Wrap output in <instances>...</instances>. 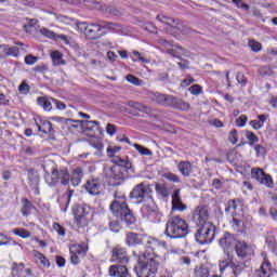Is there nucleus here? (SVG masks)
Returning a JSON list of instances; mask_svg holds the SVG:
<instances>
[{
	"mask_svg": "<svg viewBox=\"0 0 277 277\" xmlns=\"http://www.w3.org/2000/svg\"><path fill=\"white\" fill-rule=\"evenodd\" d=\"M233 265V262L228 261V259L226 260H220L219 261V269H220V274L222 276V274H224V272L226 271L227 267H230Z\"/></svg>",
	"mask_w": 277,
	"mask_h": 277,
	"instance_id": "37998d69",
	"label": "nucleus"
},
{
	"mask_svg": "<svg viewBox=\"0 0 277 277\" xmlns=\"http://www.w3.org/2000/svg\"><path fill=\"white\" fill-rule=\"evenodd\" d=\"M230 226L235 233H242L243 232V221L241 219H237V216H233L230 221Z\"/></svg>",
	"mask_w": 277,
	"mask_h": 277,
	"instance_id": "7c9ffc66",
	"label": "nucleus"
},
{
	"mask_svg": "<svg viewBox=\"0 0 277 277\" xmlns=\"http://www.w3.org/2000/svg\"><path fill=\"white\" fill-rule=\"evenodd\" d=\"M260 183L261 185H266V187H274V181L272 180V176L268 174H264Z\"/></svg>",
	"mask_w": 277,
	"mask_h": 277,
	"instance_id": "49530a36",
	"label": "nucleus"
},
{
	"mask_svg": "<svg viewBox=\"0 0 277 277\" xmlns=\"http://www.w3.org/2000/svg\"><path fill=\"white\" fill-rule=\"evenodd\" d=\"M141 211L144 215V217H153V215H157V210H155V205H143L141 208Z\"/></svg>",
	"mask_w": 277,
	"mask_h": 277,
	"instance_id": "c756f323",
	"label": "nucleus"
},
{
	"mask_svg": "<svg viewBox=\"0 0 277 277\" xmlns=\"http://www.w3.org/2000/svg\"><path fill=\"white\" fill-rule=\"evenodd\" d=\"M150 194H153V188H150V184L147 183H141L137 184L132 192L130 193V199L133 200L135 205H142L146 198L153 202V197H150Z\"/></svg>",
	"mask_w": 277,
	"mask_h": 277,
	"instance_id": "423d86ee",
	"label": "nucleus"
},
{
	"mask_svg": "<svg viewBox=\"0 0 277 277\" xmlns=\"http://www.w3.org/2000/svg\"><path fill=\"white\" fill-rule=\"evenodd\" d=\"M264 174L265 171H263V169L261 168H253L251 170V179H255V181H258L259 183H261V181L263 180Z\"/></svg>",
	"mask_w": 277,
	"mask_h": 277,
	"instance_id": "e433bc0d",
	"label": "nucleus"
},
{
	"mask_svg": "<svg viewBox=\"0 0 277 277\" xmlns=\"http://www.w3.org/2000/svg\"><path fill=\"white\" fill-rule=\"evenodd\" d=\"M155 189H156L157 194H161L163 196V198H166L168 196V188H166V186L157 183L155 186Z\"/></svg>",
	"mask_w": 277,
	"mask_h": 277,
	"instance_id": "603ef678",
	"label": "nucleus"
},
{
	"mask_svg": "<svg viewBox=\"0 0 277 277\" xmlns=\"http://www.w3.org/2000/svg\"><path fill=\"white\" fill-rule=\"evenodd\" d=\"M70 262L72 265H79V255H77V252L70 251Z\"/></svg>",
	"mask_w": 277,
	"mask_h": 277,
	"instance_id": "0e129e2a",
	"label": "nucleus"
},
{
	"mask_svg": "<svg viewBox=\"0 0 277 277\" xmlns=\"http://www.w3.org/2000/svg\"><path fill=\"white\" fill-rule=\"evenodd\" d=\"M120 150H122V147H120V146H114V147L109 146L106 149L107 157H109L114 161L116 159V157H120V156H116V153H120Z\"/></svg>",
	"mask_w": 277,
	"mask_h": 277,
	"instance_id": "4c0bfd02",
	"label": "nucleus"
},
{
	"mask_svg": "<svg viewBox=\"0 0 277 277\" xmlns=\"http://www.w3.org/2000/svg\"><path fill=\"white\" fill-rule=\"evenodd\" d=\"M106 132L108 135H116V126L108 123L106 127Z\"/></svg>",
	"mask_w": 277,
	"mask_h": 277,
	"instance_id": "338daca9",
	"label": "nucleus"
},
{
	"mask_svg": "<svg viewBox=\"0 0 277 277\" xmlns=\"http://www.w3.org/2000/svg\"><path fill=\"white\" fill-rule=\"evenodd\" d=\"M113 261H118L119 263H129L127 250L120 247L113 249Z\"/></svg>",
	"mask_w": 277,
	"mask_h": 277,
	"instance_id": "412c9836",
	"label": "nucleus"
},
{
	"mask_svg": "<svg viewBox=\"0 0 277 277\" xmlns=\"http://www.w3.org/2000/svg\"><path fill=\"white\" fill-rule=\"evenodd\" d=\"M126 79L129 83H132L133 85H141L142 84V80H140V78H137L133 75H128L126 77Z\"/></svg>",
	"mask_w": 277,
	"mask_h": 277,
	"instance_id": "3c124183",
	"label": "nucleus"
},
{
	"mask_svg": "<svg viewBox=\"0 0 277 277\" xmlns=\"http://www.w3.org/2000/svg\"><path fill=\"white\" fill-rule=\"evenodd\" d=\"M133 62H142L143 64H148V60L144 56H142V53H140L138 51H133Z\"/></svg>",
	"mask_w": 277,
	"mask_h": 277,
	"instance_id": "a18cd8bd",
	"label": "nucleus"
},
{
	"mask_svg": "<svg viewBox=\"0 0 277 277\" xmlns=\"http://www.w3.org/2000/svg\"><path fill=\"white\" fill-rule=\"evenodd\" d=\"M193 221L197 226H202L205 224H211L209 222V207L198 206L193 210Z\"/></svg>",
	"mask_w": 277,
	"mask_h": 277,
	"instance_id": "1a4fd4ad",
	"label": "nucleus"
},
{
	"mask_svg": "<svg viewBox=\"0 0 277 277\" xmlns=\"http://www.w3.org/2000/svg\"><path fill=\"white\" fill-rule=\"evenodd\" d=\"M102 12H106V14H118V10H116L114 6L111 5H105L102 6Z\"/></svg>",
	"mask_w": 277,
	"mask_h": 277,
	"instance_id": "6e6d98bb",
	"label": "nucleus"
},
{
	"mask_svg": "<svg viewBox=\"0 0 277 277\" xmlns=\"http://www.w3.org/2000/svg\"><path fill=\"white\" fill-rule=\"evenodd\" d=\"M246 122H248V117L246 115H241L238 119H236L238 127H246Z\"/></svg>",
	"mask_w": 277,
	"mask_h": 277,
	"instance_id": "680f3d73",
	"label": "nucleus"
},
{
	"mask_svg": "<svg viewBox=\"0 0 277 277\" xmlns=\"http://www.w3.org/2000/svg\"><path fill=\"white\" fill-rule=\"evenodd\" d=\"M82 179H83V169H81V167H78L72 171L70 183L74 187H78V185H81Z\"/></svg>",
	"mask_w": 277,
	"mask_h": 277,
	"instance_id": "393cba45",
	"label": "nucleus"
},
{
	"mask_svg": "<svg viewBox=\"0 0 277 277\" xmlns=\"http://www.w3.org/2000/svg\"><path fill=\"white\" fill-rule=\"evenodd\" d=\"M113 163H115V166L105 169L106 177L113 181H121V179H124L122 168H124V170L133 169V163L128 157H115Z\"/></svg>",
	"mask_w": 277,
	"mask_h": 277,
	"instance_id": "20e7f679",
	"label": "nucleus"
},
{
	"mask_svg": "<svg viewBox=\"0 0 277 277\" xmlns=\"http://www.w3.org/2000/svg\"><path fill=\"white\" fill-rule=\"evenodd\" d=\"M262 259L263 263L261 265L260 277H272L274 272L272 271V263H269V260L267 259V252H262Z\"/></svg>",
	"mask_w": 277,
	"mask_h": 277,
	"instance_id": "f3484780",
	"label": "nucleus"
},
{
	"mask_svg": "<svg viewBox=\"0 0 277 277\" xmlns=\"http://www.w3.org/2000/svg\"><path fill=\"white\" fill-rule=\"evenodd\" d=\"M235 250L237 256H239L240 259H246V256H248V252L250 251V246H248V243L243 241H238L235 245Z\"/></svg>",
	"mask_w": 277,
	"mask_h": 277,
	"instance_id": "b1692460",
	"label": "nucleus"
},
{
	"mask_svg": "<svg viewBox=\"0 0 277 277\" xmlns=\"http://www.w3.org/2000/svg\"><path fill=\"white\" fill-rule=\"evenodd\" d=\"M228 140L232 144H237V142H238L237 130L230 131Z\"/></svg>",
	"mask_w": 277,
	"mask_h": 277,
	"instance_id": "bf43d9fd",
	"label": "nucleus"
},
{
	"mask_svg": "<svg viewBox=\"0 0 277 277\" xmlns=\"http://www.w3.org/2000/svg\"><path fill=\"white\" fill-rule=\"evenodd\" d=\"M120 228H122V226L119 221L109 222V229L113 230V233H120Z\"/></svg>",
	"mask_w": 277,
	"mask_h": 277,
	"instance_id": "09e8293b",
	"label": "nucleus"
},
{
	"mask_svg": "<svg viewBox=\"0 0 277 277\" xmlns=\"http://www.w3.org/2000/svg\"><path fill=\"white\" fill-rule=\"evenodd\" d=\"M40 35L44 36V38H50V40H63V42H65V44H68V37H66V35H57L49 28H44V27L41 28Z\"/></svg>",
	"mask_w": 277,
	"mask_h": 277,
	"instance_id": "aec40b11",
	"label": "nucleus"
},
{
	"mask_svg": "<svg viewBox=\"0 0 277 277\" xmlns=\"http://www.w3.org/2000/svg\"><path fill=\"white\" fill-rule=\"evenodd\" d=\"M199 228L195 233V239L197 243L205 246V243H211L215 239V225L213 223H206L205 225H198Z\"/></svg>",
	"mask_w": 277,
	"mask_h": 277,
	"instance_id": "0eeeda50",
	"label": "nucleus"
},
{
	"mask_svg": "<svg viewBox=\"0 0 277 277\" xmlns=\"http://www.w3.org/2000/svg\"><path fill=\"white\" fill-rule=\"evenodd\" d=\"M246 262H238L237 264L232 262V269L235 277L239 276L243 269H246Z\"/></svg>",
	"mask_w": 277,
	"mask_h": 277,
	"instance_id": "c9c22d12",
	"label": "nucleus"
},
{
	"mask_svg": "<svg viewBox=\"0 0 277 277\" xmlns=\"http://www.w3.org/2000/svg\"><path fill=\"white\" fill-rule=\"evenodd\" d=\"M177 170L182 174V176H190V174H192V162H189V161L179 162Z\"/></svg>",
	"mask_w": 277,
	"mask_h": 277,
	"instance_id": "a878e982",
	"label": "nucleus"
},
{
	"mask_svg": "<svg viewBox=\"0 0 277 277\" xmlns=\"http://www.w3.org/2000/svg\"><path fill=\"white\" fill-rule=\"evenodd\" d=\"M3 51L5 57H18V55H21V50L16 45L10 47L8 44H3Z\"/></svg>",
	"mask_w": 277,
	"mask_h": 277,
	"instance_id": "cd10ccee",
	"label": "nucleus"
},
{
	"mask_svg": "<svg viewBox=\"0 0 277 277\" xmlns=\"http://www.w3.org/2000/svg\"><path fill=\"white\" fill-rule=\"evenodd\" d=\"M75 122H81L84 131H93L94 127H98V121H79V120H77Z\"/></svg>",
	"mask_w": 277,
	"mask_h": 277,
	"instance_id": "ea45409f",
	"label": "nucleus"
},
{
	"mask_svg": "<svg viewBox=\"0 0 277 277\" xmlns=\"http://www.w3.org/2000/svg\"><path fill=\"white\" fill-rule=\"evenodd\" d=\"M246 137L249 141L250 146H254V144H256V142H259V136H256V134H254V132L247 131Z\"/></svg>",
	"mask_w": 277,
	"mask_h": 277,
	"instance_id": "c03bdc74",
	"label": "nucleus"
},
{
	"mask_svg": "<svg viewBox=\"0 0 277 277\" xmlns=\"http://www.w3.org/2000/svg\"><path fill=\"white\" fill-rule=\"evenodd\" d=\"M115 198L116 199L109 206L113 215H115L117 220L124 222L127 226H133V224L137 222V219L135 217V214H133V211L129 209L124 196L118 197V194H115Z\"/></svg>",
	"mask_w": 277,
	"mask_h": 277,
	"instance_id": "f257e3e1",
	"label": "nucleus"
},
{
	"mask_svg": "<svg viewBox=\"0 0 277 277\" xmlns=\"http://www.w3.org/2000/svg\"><path fill=\"white\" fill-rule=\"evenodd\" d=\"M168 107H173V109H181L182 111H189L190 105L182 98L170 95Z\"/></svg>",
	"mask_w": 277,
	"mask_h": 277,
	"instance_id": "2eb2a0df",
	"label": "nucleus"
},
{
	"mask_svg": "<svg viewBox=\"0 0 277 277\" xmlns=\"http://www.w3.org/2000/svg\"><path fill=\"white\" fill-rule=\"evenodd\" d=\"M18 90L22 94H29V84H27V82H22Z\"/></svg>",
	"mask_w": 277,
	"mask_h": 277,
	"instance_id": "052dcab7",
	"label": "nucleus"
},
{
	"mask_svg": "<svg viewBox=\"0 0 277 277\" xmlns=\"http://www.w3.org/2000/svg\"><path fill=\"white\" fill-rule=\"evenodd\" d=\"M91 146L93 148H95V151L94 155L98 158L103 157V142H101L100 140H94V141H91Z\"/></svg>",
	"mask_w": 277,
	"mask_h": 277,
	"instance_id": "72a5a7b5",
	"label": "nucleus"
},
{
	"mask_svg": "<svg viewBox=\"0 0 277 277\" xmlns=\"http://www.w3.org/2000/svg\"><path fill=\"white\" fill-rule=\"evenodd\" d=\"M38 62V56H34L31 54L25 56V64L28 66H34Z\"/></svg>",
	"mask_w": 277,
	"mask_h": 277,
	"instance_id": "5fc2aeb1",
	"label": "nucleus"
},
{
	"mask_svg": "<svg viewBox=\"0 0 277 277\" xmlns=\"http://www.w3.org/2000/svg\"><path fill=\"white\" fill-rule=\"evenodd\" d=\"M37 103L44 109V111H51V109H53L51 101H49L47 97H38Z\"/></svg>",
	"mask_w": 277,
	"mask_h": 277,
	"instance_id": "f704fd0d",
	"label": "nucleus"
},
{
	"mask_svg": "<svg viewBox=\"0 0 277 277\" xmlns=\"http://www.w3.org/2000/svg\"><path fill=\"white\" fill-rule=\"evenodd\" d=\"M164 235L169 239H183L189 235V225L179 215L170 216L166 224Z\"/></svg>",
	"mask_w": 277,
	"mask_h": 277,
	"instance_id": "f03ea898",
	"label": "nucleus"
},
{
	"mask_svg": "<svg viewBox=\"0 0 277 277\" xmlns=\"http://www.w3.org/2000/svg\"><path fill=\"white\" fill-rule=\"evenodd\" d=\"M127 246H142L144 243V236L142 234H136L133 232L126 234Z\"/></svg>",
	"mask_w": 277,
	"mask_h": 277,
	"instance_id": "a211bd4d",
	"label": "nucleus"
},
{
	"mask_svg": "<svg viewBox=\"0 0 277 277\" xmlns=\"http://www.w3.org/2000/svg\"><path fill=\"white\" fill-rule=\"evenodd\" d=\"M128 107H132L133 109H137V111H142L143 114H150V108L144 104H140L135 101H129L124 103Z\"/></svg>",
	"mask_w": 277,
	"mask_h": 277,
	"instance_id": "c85d7f7f",
	"label": "nucleus"
},
{
	"mask_svg": "<svg viewBox=\"0 0 277 277\" xmlns=\"http://www.w3.org/2000/svg\"><path fill=\"white\" fill-rule=\"evenodd\" d=\"M109 275L115 277H128L129 269L124 265H113L109 267Z\"/></svg>",
	"mask_w": 277,
	"mask_h": 277,
	"instance_id": "4be33fe9",
	"label": "nucleus"
},
{
	"mask_svg": "<svg viewBox=\"0 0 277 277\" xmlns=\"http://www.w3.org/2000/svg\"><path fill=\"white\" fill-rule=\"evenodd\" d=\"M159 243V241L155 238H150L147 240L146 248H149L150 250H154V248Z\"/></svg>",
	"mask_w": 277,
	"mask_h": 277,
	"instance_id": "69168bd1",
	"label": "nucleus"
},
{
	"mask_svg": "<svg viewBox=\"0 0 277 277\" xmlns=\"http://www.w3.org/2000/svg\"><path fill=\"white\" fill-rule=\"evenodd\" d=\"M189 92L194 96H198V95L202 94V87H200V84H194L189 88Z\"/></svg>",
	"mask_w": 277,
	"mask_h": 277,
	"instance_id": "8fccbe9b",
	"label": "nucleus"
},
{
	"mask_svg": "<svg viewBox=\"0 0 277 277\" xmlns=\"http://www.w3.org/2000/svg\"><path fill=\"white\" fill-rule=\"evenodd\" d=\"M187 206L181 199V189H175L172 195V211H186Z\"/></svg>",
	"mask_w": 277,
	"mask_h": 277,
	"instance_id": "dca6fc26",
	"label": "nucleus"
},
{
	"mask_svg": "<svg viewBox=\"0 0 277 277\" xmlns=\"http://www.w3.org/2000/svg\"><path fill=\"white\" fill-rule=\"evenodd\" d=\"M39 260L41 265H43V267H51V263L49 262L47 256H44L42 253L39 254Z\"/></svg>",
	"mask_w": 277,
	"mask_h": 277,
	"instance_id": "e2e57ef3",
	"label": "nucleus"
},
{
	"mask_svg": "<svg viewBox=\"0 0 277 277\" xmlns=\"http://www.w3.org/2000/svg\"><path fill=\"white\" fill-rule=\"evenodd\" d=\"M38 131L49 134L53 131V124L50 121L43 120L41 123H37Z\"/></svg>",
	"mask_w": 277,
	"mask_h": 277,
	"instance_id": "2f4dec72",
	"label": "nucleus"
},
{
	"mask_svg": "<svg viewBox=\"0 0 277 277\" xmlns=\"http://www.w3.org/2000/svg\"><path fill=\"white\" fill-rule=\"evenodd\" d=\"M119 25L116 23H109L105 21H97L96 24L92 23L84 27V34L91 40H98L101 38L102 29H109L110 31H116Z\"/></svg>",
	"mask_w": 277,
	"mask_h": 277,
	"instance_id": "39448f33",
	"label": "nucleus"
},
{
	"mask_svg": "<svg viewBox=\"0 0 277 277\" xmlns=\"http://www.w3.org/2000/svg\"><path fill=\"white\" fill-rule=\"evenodd\" d=\"M53 230H55L57 235H61V237L66 235V228H64L60 223H53Z\"/></svg>",
	"mask_w": 277,
	"mask_h": 277,
	"instance_id": "de8ad7c7",
	"label": "nucleus"
},
{
	"mask_svg": "<svg viewBox=\"0 0 277 277\" xmlns=\"http://www.w3.org/2000/svg\"><path fill=\"white\" fill-rule=\"evenodd\" d=\"M134 148L140 153V155H145L146 157L153 156V151L140 144H133Z\"/></svg>",
	"mask_w": 277,
	"mask_h": 277,
	"instance_id": "a19ab883",
	"label": "nucleus"
},
{
	"mask_svg": "<svg viewBox=\"0 0 277 277\" xmlns=\"http://www.w3.org/2000/svg\"><path fill=\"white\" fill-rule=\"evenodd\" d=\"M195 277H209V267L201 266L195 268Z\"/></svg>",
	"mask_w": 277,
	"mask_h": 277,
	"instance_id": "79ce46f5",
	"label": "nucleus"
},
{
	"mask_svg": "<svg viewBox=\"0 0 277 277\" xmlns=\"http://www.w3.org/2000/svg\"><path fill=\"white\" fill-rule=\"evenodd\" d=\"M164 179H167V181H171V183H181V177L174 173H166Z\"/></svg>",
	"mask_w": 277,
	"mask_h": 277,
	"instance_id": "864d4df0",
	"label": "nucleus"
},
{
	"mask_svg": "<svg viewBox=\"0 0 277 277\" xmlns=\"http://www.w3.org/2000/svg\"><path fill=\"white\" fill-rule=\"evenodd\" d=\"M13 234L22 239H29V237H31V233L25 228H14Z\"/></svg>",
	"mask_w": 277,
	"mask_h": 277,
	"instance_id": "58836bf2",
	"label": "nucleus"
},
{
	"mask_svg": "<svg viewBox=\"0 0 277 277\" xmlns=\"http://www.w3.org/2000/svg\"><path fill=\"white\" fill-rule=\"evenodd\" d=\"M219 243L224 252H230V250H233V248H235V246L237 245V240H235L234 235L225 233L223 237H221V239L219 240Z\"/></svg>",
	"mask_w": 277,
	"mask_h": 277,
	"instance_id": "4468645a",
	"label": "nucleus"
},
{
	"mask_svg": "<svg viewBox=\"0 0 277 277\" xmlns=\"http://www.w3.org/2000/svg\"><path fill=\"white\" fill-rule=\"evenodd\" d=\"M232 3H234L235 5H237V8H240L242 10H250V5L243 3L242 0H232Z\"/></svg>",
	"mask_w": 277,
	"mask_h": 277,
	"instance_id": "4d7b16f0",
	"label": "nucleus"
},
{
	"mask_svg": "<svg viewBox=\"0 0 277 277\" xmlns=\"http://www.w3.org/2000/svg\"><path fill=\"white\" fill-rule=\"evenodd\" d=\"M250 126H251L252 129H254L255 131H258V129H263V126H262L261 121H259V120H252V121H250Z\"/></svg>",
	"mask_w": 277,
	"mask_h": 277,
	"instance_id": "774afa93",
	"label": "nucleus"
},
{
	"mask_svg": "<svg viewBox=\"0 0 277 277\" xmlns=\"http://www.w3.org/2000/svg\"><path fill=\"white\" fill-rule=\"evenodd\" d=\"M249 47H250L253 51H255V53H259V51H261V48H262L261 43H259L258 41H254V40H252L251 42H249Z\"/></svg>",
	"mask_w": 277,
	"mask_h": 277,
	"instance_id": "13d9d810",
	"label": "nucleus"
},
{
	"mask_svg": "<svg viewBox=\"0 0 277 277\" xmlns=\"http://www.w3.org/2000/svg\"><path fill=\"white\" fill-rule=\"evenodd\" d=\"M84 188L91 196H98V194H101V181L97 179L89 180L85 183Z\"/></svg>",
	"mask_w": 277,
	"mask_h": 277,
	"instance_id": "6ab92c4d",
	"label": "nucleus"
},
{
	"mask_svg": "<svg viewBox=\"0 0 277 277\" xmlns=\"http://www.w3.org/2000/svg\"><path fill=\"white\" fill-rule=\"evenodd\" d=\"M13 272L17 274L18 277L31 276V268H25V264H14Z\"/></svg>",
	"mask_w": 277,
	"mask_h": 277,
	"instance_id": "bb28decb",
	"label": "nucleus"
},
{
	"mask_svg": "<svg viewBox=\"0 0 277 277\" xmlns=\"http://www.w3.org/2000/svg\"><path fill=\"white\" fill-rule=\"evenodd\" d=\"M242 210L243 202L241 199H230L225 207V212L229 213L233 217L239 215Z\"/></svg>",
	"mask_w": 277,
	"mask_h": 277,
	"instance_id": "f8f14e48",
	"label": "nucleus"
},
{
	"mask_svg": "<svg viewBox=\"0 0 277 277\" xmlns=\"http://www.w3.org/2000/svg\"><path fill=\"white\" fill-rule=\"evenodd\" d=\"M22 207H21V213L24 217H28V215H31V211H36V206L29 201L27 198H22Z\"/></svg>",
	"mask_w": 277,
	"mask_h": 277,
	"instance_id": "5701e85b",
	"label": "nucleus"
},
{
	"mask_svg": "<svg viewBox=\"0 0 277 277\" xmlns=\"http://www.w3.org/2000/svg\"><path fill=\"white\" fill-rule=\"evenodd\" d=\"M156 18L157 21H160V23H166L170 27H173V29H177L179 31H181V34H183V36H189L192 31V28L181 25V23H179V19L170 18L166 15H158Z\"/></svg>",
	"mask_w": 277,
	"mask_h": 277,
	"instance_id": "9d476101",
	"label": "nucleus"
},
{
	"mask_svg": "<svg viewBox=\"0 0 277 277\" xmlns=\"http://www.w3.org/2000/svg\"><path fill=\"white\" fill-rule=\"evenodd\" d=\"M72 215L75 217V221L77 223V226L80 228H85L88 226V212L85 211V208L81 206H74L72 207Z\"/></svg>",
	"mask_w": 277,
	"mask_h": 277,
	"instance_id": "9b49d317",
	"label": "nucleus"
},
{
	"mask_svg": "<svg viewBox=\"0 0 277 277\" xmlns=\"http://www.w3.org/2000/svg\"><path fill=\"white\" fill-rule=\"evenodd\" d=\"M170 94H163L159 92H149L147 97L151 103H156V105H162L163 107H168L170 103Z\"/></svg>",
	"mask_w": 277,
	"mask_h": 277,
	"instance_id": "ddd939ff",
	"label": "nucleus"
},
{
	"mask_svg": "<svg viewBox=\"0 0 277 277\" xmlns=\"http://www.w3.org/2000/svg\"><path fill=\"white\" fill-rule=\"evenodd\" d=\"M134 269L137 277H155L159 269V256L151 253L141 255Z\"/></svg>",
	"mask_w": 277,
	"mask_h": 277,
	"instance_id": "7ed1b4c3",
	"label": "nucleus"
},
{
	"mask_svg": "<svg viewBox=\"0 0 277 277\" xmlns=\"http://www.w3.org/2000/svg\"><path fill=\"white\" fill-rule=\"evenodd\" d=\"M51 57H52V62L54 64V66H60L62 64H65L64 62V56L62 54V52L60 51H53L51 52Z\"/></svg>",
	"mask_w": 277,
	"mask_h": 277,
	"instance_id": "473e14b6",
	"label": "nucleus"
},
{
	"mask_svg": "<svg viewBox=\"0 0 277 277\" xmlns=\"http://www.w3.org/2000/svg\"><path fill=\"white\" fill-rule=\"evenodd\" d=\"M45 181L50 187H53L60 181L62 185H68L70 183V173H68V170H53L51 176H45Z\"/></svg>",
	"mask_w": 277,
	"mask_h": 277,
	"instance_id": "6e6552de",
	"label": "nucleus"
}]
</instances>
